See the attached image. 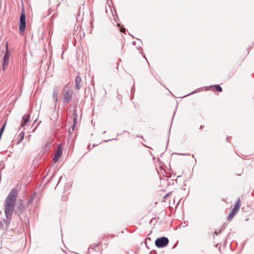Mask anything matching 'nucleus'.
<instances>
[{
    "label": "nucleus",
    "instance_id": "1",
    "mask_svg": "<svg viewBox=\"0 0 254 254\" xmlns=\"http://www.w3.org/2000/svg\"><path fill=\"white\" fill-rule=\"evenodd\" d=\"M18 196L17 189L13 188L6 197L4 203V211L6 218L11 219Z\"/></svg>",
    "mask_w": 254,
    "mask_h": 254
},
{
    "label": "nucleus",
    "instance_id": "2",
    "mask_svg": "<svg viewBox=\"0 0 254 254\" xmlns=\"http://www.w3.org/2000/svg\"><path fill=\"white\" fill-rule=\"evenodd\" d=\"M62 95L63 98V103L64 104L69 103L72 98L73 91L67 88L66 86H64L63 90Z\"/></svg>",
    "mask_w": 254,
    "mask_h": 254
},
{
    "label": "nucleus",
    "instance_id": "3",
    "mask_svg": "<svg viewBox=\"0 0 254 254\" xmlns=\"http://www.w3.org/2000/svg\"><path fill=\"white\" fill-rule=\"evenodd\" d=\"M28 205L27 203H24L23 202H20L19 204H17L16 207L17 213L21 219H22V217H25V214L26 212Z\"/></svg>",
    "mask_w": 254,
    "mask_h": 254
},
{
    "label": "nucleus",
    "instance_id": "4",
    "mask_svg": "<svg viewBox=\"0 0 254 254\" xmlns=\"http://www.w3.org/2000/svg\"><path fill=\"white\" fill-rule=\"evenodd\" d=\"M241 206V200L240 198H238L237 200L236 201L234 207L232 208V210L231 213L228 216L227 220L229 221H230L235 215L237 214L238 211H239Z\"/></svg>",
    "mask_w": 254,
    "mask_h": 254
},
{
    "label": "nucleus",
    "instance_id": "5",
    "mask_svg": "<svg viewBox=\"0 0 254 254\" xmlns=\"http://www.w3.org/2000/svg\"><path fill=\"white\" fill-rule=\"evenodd\" d=\"M26 16L24 12V10L23 9L21 10V14L20 16V24H19V33L21 34L22 35L23 34L24 31L25 30L26 27Z\"/></svg>",
    "mask_w": 254,
    "mask_h": 254
},
{
    "label": "nucleus",
    "instance_id": "6",
    "mask_svg": "<svg viewBox=\"0 0 254 254\" xmlns=\"http://www.w3.org/2000/svg\"><path fill=\"white\" fill-rule=\"evenodd\" d=\"M169 241L168 238L162 237L156 239L155 242V245L157 247L161 248L166 247L169 244Z\"/></svg>",
    "mask_w": 254,
    "mask_h": 254
},
{
    "label": "nucleus",
    "instance_id": "7",
    "mask_svg": "<svg viewBox=\"0 0 254 254\" xmlns=\"http://www.w3.org/2000/svg\"><path fill=\"white\" fill-rule=\"evenodd\" d=\"M6 51L4 55V57L3 58V68H4V66H6L8 64V61L10 57V54L8 52V43H6Z\"/></svg>",
    "mask_w": 254,
    "mask_h": 254
},
{
    "label": "nucleus",
    "instance_id": "8",
    "mask_svg": "<svg viewBox=\"0 0 254 254\" xmlns=\"http://www.w3.org/2000/svg\"><path fill=\"white\" fill-rule=\"evenodd\" d=\"M60 87L58 86H55L53 88V92L52 94V97L55 102V105L58 100L59 94Z\"/></svg>",
    "mask_w": 254,
    "mask_h": 254
},
{
    "label": "nucleus",
    "instance_id": "9",
    "mask_svg": "<svg viewBox=\"0 0 254 254\" xmlns=\"http://www.w3.org/2000/svg\"><path fill=\"white\" fill-rule=\"evenodd\" d=\"M62 146L61 145V144H59L58 147L57 151L55 155V162H56L61 157L62 155Z\"/></svg>",
    "mask_w": 254,
    "mask_h": 254
},
{
    "label": "nucleus",
    "instance_id": "10",
    "mask_svg": "<svg viewBox=\"0 0 254 254\" xmlns=\"http://www.w3.org/2000/svg\"><path fill=\"white\" fill-rule=\"evenodd\" d=\"M75 82L76 89L77 90L80 89L82 86L81 77L79 75H77L75 78Z\"/></svg>",
    "mask_w": 254,
    "mask_h": 254
},
{
    "label": "nucleus",
    "instance_id": "11",
    "mask_svg": "<svg viewBox=\"0 0 254 254\" xmlns=\"http://www.w3.org/2000/svg\"><path fill=\"white\" fill-rule=\"evenodd\" d=\"M30 116L27 114L24 115L22 117V120L21 124V127L25 126L29 121Z\"/></svg>",
    "mask_w": 254,
    "mask_h": 254
},
{
    "label": "nucleus",
    "instance_id": "12",
    "mask_svg": "<svg viewBox=\"0 0 254 254\" xmlns=\"http://www.w3.org/2000/svg\"><path fill=\"white\" fill-rule=\"evenodd\" d=\"M11 219H7L5 220L3 219L2 221H0V229H2L3 228L4 225H5V227H7V226L10 223V220Z\"/></svg>",
    "mask_w": 254,
    "mask_h": 254
},
{
    "label": "nucleus",
    "instance_id": "13",
    "mask_svg": "<svg viewBox=\"0 0 254 254\" xmlns=\"http://www.w3.org/2000/svg\"><path fill=\"white\" fill-rule=\"evenodd\" d=\"M24 137V132L23 131L21 132L17 137V144H19L23 139Z\"/></svg>",
    "mask_w": 254,
    "mask_h": 254
},
{
    "label": "nucleus",
    "instance_id": "14",
    "mask_svg": "<svg viewBox=\"0 0 254 254\" xmlns=\"http://www.w3.org/2000/svg\"><path fill=\"white\" fill-rule=\"evenodd\" d=\"M36 193H34L30 198L27 204L28 205L31 204L33 203L34 198L36 197Z\"/></svg>",
    "mask_w": 254,
    "mask_h": 254
},
{
    "label": "nucleus",
    "instance_id": "15",
    "mask_svg": "<svg viewBox=\"0 0 254 254\" xmlns=\"http://www.w3.org/2000/svg\"><path fill=\"white\" fill-rule=\"evenodd\" d=\"M214 87L215 90L218 92H221L222 91L221 87L218 84L215 85Z\"/></svg>",
    "mask_w": 254,
    "mask_h": 254
},
{
    "label": "nucleus",
    "instance_id": "16",
    "mask_svg": "<svg viewBox=\"0 0 254 254\" xmlns=\"http://www.w3.org/2000/svg\"><path fill=\"white\" fill-rule=\"evenodd\" d=\"M73 116L74 118L77 117V109L75 107H73Z\"/></svg>",
    "mask_w": 254,
    "mask_h": 254
},
{
    "label": "nucleus",
    "instance_id": "17",
    "mask_svg": "<svg viewBox=\"0 0 254 254\" xmlns=\"http://www.w3.org/2000/svg\"><path fill=\"white\" fill-rule=\"evenodd\" d=\"M77 124V118H74L73 123L72 125V130H74V127Z\"/></svg>",
    "mask_w": 254,
    "mask_h": 254
},
{
    "label": "nucleus",
    "instance_id": "18",
    "mask_svg": "<svg viewBox=\"0 0 254 254\" xmlns=\"http://www.w3.org/2000/svg\"><path fill=\"white\" fill-rule=\"evenodd\" d=\"M177 155H183V156H187V155H190L189 154H187V153H185V154H183V153H177Z\"/></svg>",
    "mask_w": 254,
    "mask_h": 254
},
{
    "label": "nucleus",
    "instance_id": "19",
    "mask_svg": "<svg viewBox=\"0 0 254 254\" xmlns=\"http://www.w3.org/2000/svg\"><path fill=\"white\" fill-rule=\"evenodd\" d=\"M125 31H126V29H125V28H122L121 29V31L122 32H123H123H125Z\"/></svg>",
    "mask_w": 254,
    "mask_h": 254
},
{
    "label": "nucleus",
    "instance_id": "20",
    "mask_svg": "<svg viewBox=\"0 0 254 254\" xmlns=\"http://www.w3.org/2000/svg\"><path fill=\"white\" fill-rule=\"evenodd\" d=\"M98 246V244H95L94 245V247H97Z\"/></svg>",
    "mask_w": 254,
    "mask_h": 254
},
{
    "label": "nucleus",
    "instance_id": "21",
    "mask_svg": "<svg viewBox=\"0 0 254 254\" xmlns=\"http://www.w3.org/2000/svg\"><path fill=\"white\" fill-rule=\"evenodd\" d=\"M200 128H202V126L200 127Z\"/></svg>",
    "mask_w": 254,
    "mask_h": 254
}]
</instances>
